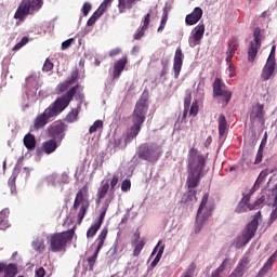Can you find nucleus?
Returning <instances> with one entry per match:
<instances>
[{"mask_svg": "<svg viewBox=\"0 0 277 277\" xmlns=\"http://www.w3.org/2000/svg\"><path fill=\"white\" fill-rule=\"evenodd\" d=\"M11 194H16V174H12L8 181Z\"/></svg>", "mask_w": 277, "mask_h": 277, "instance_id": "obj_35", "label": "nucleus"}, {"mask_svg": "<svg viewBox=\"0 0 277 277\" xmlns=\"http://www.w3.org/2000/svg\"><path fill=\"white\" fill-rule=\"evenodd\" d=\"M248 265H250V260L248 258H242L228 277H243V274H246V271L248 269Z\"/></svg>", "mask_w": 277, "mask_h": 277, "instance_id": "obj_20", "label": "nucleus"}, {"mask_svg": "<svg viewBox=\"0 0 277 277\" xmlns=\"http://www.w3.org/2000/svg\"><path fill=\"white\" fill-rule=\"evenodd\" d=\"M263 161V148H259L254 163H261Z\"/></svg>", "mask_w": 277, "mask_h": 277, "instance_id": "obj_52", "label": "nucleus"}, {"mask_svg": "<svg viewBox=\"0 0 277 277\" xmlns=\"http://www.w3.org/2000/svg\"><path fill=\"white\" fill-rule=\"evenodd\" d=\"M205 36V24L199 23L193 30L192 37H189L188 42L189 47H196V44H200V40H202Z\"/></svg>", "mask_w": 277, "mask_h": 277, "instance_id": "obj_17", "label": "nucleus"}, {"mask_svg": "<svg viewBox=\"0 0 277 277\" xmlns=\"http://www.w3.org/2000/svg\"><path fill=\"white\" fill-rule=\"evenodd\" d=\"M186 200L188 202H192L193 200H195V202H198L197 192L193 189L188 190L186 193Z\"/></svg>", "mask_w": 277, "mask_h": 277, "instance_id": "obj_40", "label": "nucleus"}, {"mask_svg": "<svg viewBox=\"0 0 277 277\" xmlns=\"http://www.w3.org/2000/svg\"><path fill=\"white\" fill-rule=\"evenodd\" d=\"M229 262H230V259L225 258L223 260V262L221 263V265L215 271H213L211 274L214 276H222V272H224V269H226V266L228 265Z\"/></svg>", "mask_w": 277, "mask_h": 277, "instance_id": "obj_33", "label": "nucleus"}, {"mask_svg": "<svg viewBox=\"0 0 277 277\" xmlns=\"http://www.w3.org/2000/svg\"><path fill=\"white\" fill-rule=\"evenodd\" d=\"M72 237H75V228L51 235L49 238L51 252L66 250V246L72 241Z\"/></svg>", "mask_w": 277, "mask_h": 277, "instance_id": "obj_5", "label": "nucleus"}, {"mask_svg": "<svg viewBox=\"0 0 277 277\" xmlns=\"http://www.w3.org/2000/svg\"><path fill=\"white\" fill-rule=\"evenodd\" d=\"M8 217H10V209H3L0 211V230H6V228H10Z\"/></svg>", "mask_w": 277, "mask_h": 277, "instance_id": "obj_25", "label": "nucleus"}, {"mask_svg": "<svg viewBox=\"0 0 277 277\" xmlns=\"http://www.w3.org/2000/svg\"><path fill=\"white\" fill-rule=\"evenodd\" d=\"M58 180L60 185H68L70 183V177L67 173H63L58 176H55Z\"/></svg>", "mask_w": 277, "mask_h": 277, "instance_id": "obj_37", "label": "nucleus"}, {"mask_svg": "<svg viewBox=\"0 0 277 277\" xmlns=\"http://www.w3.org/2000/svg\"><path fill=\"white\" fill-rule=\"evenodd\" d=\"M130 241L134 248V256H140V229L130 236Z\"/></svg>", "mask_w": 277, "mask_h": 277, "instance_id": "obj_26", "label": "nucleus"}, {"mask_svg": "<svg viewBox=\"0 0 277 277\" xmlns=\"http://www.w3.org/2000/svg\"><path fill=\"white\" fill-rule=\"evenodd\" d=\"M94 23H96V17H93V15L88 19L87 25L89 27H92V25H94Z\"/></svg>", "mask_w": 277, "mask_h": 277, "instance_id": "obj_58", "label": "nucleus"}, {"mask_svg": "<svg viewBox=\"0 0 277 277\" xmlns=\"http://www.w3.org/2000/svg\"><path fill=\"white\" fill-rule=\"evenodd\" d=\"M107 209H109V202H105L104 207H102V212L97 219V221L91 225V227L87 230V237L88 239H92V237H94L96 235V233H98V229L101 228V226L103 225V222L105 220V215H107Z\"/></svg>", "mask_w": 277, "mask_h": 277, "instance_id": "obj_14", "label": "nucleus"}, {"mask_svg": "<svg viewBox=\"0 0 277 277\" xmlns=\"http://www.w3.org/2000/svg\"><path fill=\"white\" fill-rule=\"evenodd\" d=\"M229 262H230V259L225 258L223 260V262L221 263V265L215 271H213L211 274L214 276H222V272H224V269H226V266L228 265Z\"/></svg>", "mask_w": 277, "mask_h": 277, "instance_id": "obj_32", "label": "nucleus"}, {"mask_svg": "<svg viewBox=\"0 0 277 277\" xmlns=\"http://www.w3.org/2000/svg\"><path fill=\"white\" fill-rule=\"evenodd\" d=\"M120 53H122V50H120V48H116L113 49L108 55L109 57H116V55H120Z\"/></svg>", "mask_w": 277, "mask_h": 277, "instance_id": "obj_56", "label": "nucleus"}, {"mask_svg": "<svg viewBox=\"0 0 277 277\" xmlns=\"http://www.w3.org/2000/svg\"><path fill=\"white\" fill-rule=\"evenodd\" d=\"M58 144H60L58 141H55L54 138H50L42 143L41 150L45 155H52V153H55V150H57V147L60 146Z\"/></svg>", "mask_w": 277, "mask_h": 277, "instance_id": "obj_23", "label": "nucleus"}, {"mask_svg": "<svg viewBox=\"0 0 277 277\" xmlns=\"http://www.w3.org/2000/svg\"><path fill=\"white\" fill-rule=\"evenodd\" d=\"M160 23L164 25L168 23V9H163Z\"/></svg>", "mask_w": 277, "mask_h": 277, "instance_id": "obj_57", "label": "nucleus"}, {"mask_svg": "<svg viewBox=\"0 0 277 277\" xmlns=\"http://www.w3.org/2000/svg\"><path fill=\"white\" fill-rule=\"evenodd\" d=\"M98 129H103V121L96 120L93 122V124L89 129V133H96Z\"/></svg>", "mask_w": 277, "mask_h": 277, "instance_id": "obj_38", "label": "nucleus"}, {"mask_svg": "<svg viewBox=\"0 0 277 277\" xmlns=\"http://www.w3.org/2000/svg\"><path fill=\"white\" fill-rule=\"evenodd\" d=\"M259 220H261V211H258L252 221L246 226L242 232V241L243 243H248L254 235H256V230L259 229Z\"/></svg>", "mask_w": 277, "mask_h": 277, "instance_id": "obj_12", "label": "nucleus"}, {"mask_svg": "<svg viewBox=\"0 0 277 277\" xmlns=\"http://www.w3.org/2000/svg\"><path fill=\"white\" fill-rule=\"evenodd\" d=\"M105 13V10H103L101 6L93 13L92 17L95 18V21H98L101 16Z\"/></svg>", "mask_w": 277, "mask_h": 277, "instance_id": "obj_51", "label": "nucleus"}, {"mask_svg": "<svg viewBox=\"0 0 277 277\" xmlns=\"http://www.w3.org/2000/svg\"><path fill=\"white\" fill-rule=\"evenodd\" d=\"M274 72H276V63L266 62L261 72L262 81H269L274 77Z\"/></svg>", "mask_w": 277, "mask_h": 277, "instance_id": "obj_22", "label": "nucleus"}, {"mask_svg": "<svg viewBox=\"0 0 277 277\" xmlns=\"http://www.w3.org/2000/svg\"><path fill=\"white\" fill-rule=\"evenodd\" d=\"M213 88V96H222L225 105L230 103V98H233V92L225 90L226 84L222 81V78H215L214 82L212 83Z\"/></svg>", "mask_w": 277, "mask_h": 277, "instance_id": "obj_11", "label": "nucleus"}, {"mask_svg": "<svg viewBox=\"0 0 277 277\" xmlns=\"http://www.w3.org/2000/svg\"><path fill=\"white\" fill-rule=\"evenodd\" d=\"M198 109H199V106H198V101L195 100L190 106V109H189V115L190 116H198Z\"/></svg>", "mask_w": 277, "mask_h": 277, "instance_id": "obj_44", "label": "nucleus"}, {"mask_svg": "<svg viewBox=\"0 0 277 277\" xmlns=\"http://www.w3.org/2000/svg\"><path fill=\"white\" fill-rule=\"evenodd\" d=\"M88 198H90V195L88 193V185H84L76 194L72 206L74 211H77V209H79L80 207V210L78 212V224H81V222H83V217H85V213H88V210L90 209V200Z\"/></svg>", "mask_w": 277, "mask_h": 277, "instance_id": "obj_6", "label": "nucleus"}, {"mask_svg": "<svg viewBox=\"0 0 277 277\" xmlns=\"http://www.w3.org/2000/svg\"><path fill=\"white\" fill-rule=\"evenodd\" d=\"M78 78L79 74L72 72L71 76L67 78L64 82L57 84V92L60 94L65 92V94L56 97V100L52 104H50L49 107L43 110V113L39 114L34 119V131H40V129H44V127L49 124V122H53V120H55V118H57V116H60V114H62L68 107V105L72 103L74 98H76L79 103L76 108H72L67 114L65 120L69 124L79 120V114L81 113V105L83 104L85 94H83V85L77 83Z\"/></svg>", "mask_w": 277, "mask_h": 277, "instance_id": "obj_1", "label": "nucleus"}, {"mask_svg": "<svg viewBox=\"0 0 277 277\" xmlns=\"http://www.w3.org/2000/svg\"><path fill=\"white\" fill-rule=\"evenodd\" d=\"M121 192H131V180L126 179L121 182Z\"/></svg>", "mask_w": 277, "mask_h": 277, "instance_id": "obj_41", "label": "nucleus"}, {"mask_svg": "<svg viewBox=\"0 0 277 277\" xmlns=\"http://www.w3.org/2000/svg\"><path fill=\"white\" fill-rule=\"evenodd\" d=\"M27 42H29V38L28 37H23L22 40L19 41L22 47H25V44H27Z\"/></svg>", "mask_w": 277, "mask_h": 277, "instance_id": "obj_61", "label": "nucleus"}, {"mask_svg": "<svg viewBox=\"0 0 277 277\" xmlns=\"http://www.w3.org/2000/svg\"><path fill=\"white\" fill-rule=\"evenodd\" d=\"M24 146L27 150H34L36 148V136L31 133H28L24 136Z\"/></svg>", "mask_w": 277, "mask_h": 277, "instance_id": "obj_29", "label": "nucleus"}, {"mask_svg": "<svg viewBox=\"0 0 277 277\" xmlns=\"http://www.w3.org/2000/svg\"><path fill=\"white\" fill-rule=\"evenodd\" d=\"M90 10H92V4H90V2H84L82 5L83 16H88V14H90Z\"/></svg>", "mask_w": 277, "mask_h": 277, "instance_id": "obj_48", "label": "nucleus"}, {"mask_svg": "<svg viewBox=\"0 0 277 277\" xmlns=\"http://www.w3.org/2000/svg\"><path fill=\"white\" fill-rule=\"evenodd\" d=\"M42 5H44V1L42 0H22L13 18L19 21V23H25V18H27V16H34V14L40 12Z\"/></svg>", "mask_w": 277, "mask_h": 277, "instance_id": "obj_3", "label": "nucleus"}, {"mask_svg": "<svg viewBox=\"0 0 277 277\" xmlns=\"http://www.w3.org/2000/svg\"><path fill=\"white\" fill-rule=\"evenodd\" d=\"M187 180L186 185L188 189H195L197 185H200V177L207 166V159L202 154H198V149L192 147L187 155Z\"/></svg>", "mask_w": 277, "mask_h": 277, "instance_id": "obj_2", "label": "nucleus"}, {"mask_svg": "<svg viewBox=\"0 0 277 277\" xmlns=\"http://www.w3.org/2000/svg\"><path fill=\"white\" fill-rule=\"evenodd\" d=\"M258 116H263V105H258Z\"/></svg>", "mask_w": 277, "mask_h": 277, "instance_id": "obj_63", "label": "nucleus"}, {"mask_svg": "<svg viewBox=\"0 0 277 277\" xmlns=\"http://www.w3.org/2000/svg\"><path fill=\"white\" fill-rule=\"evenodd\" d=\"M109 189H111L109 187V183H103L100 186L98 190H97V200H103V198H105V196H107V193L109 192Z\"/></svg>", "mask_w": 277, "mask_h": 277, "instance_id": "obj_31", "label": "nucleus"}, {"mask_svg": "<svg viewBox=\"0 0 277 277\" xmlns=\"http://www.w3.org/2000/svg\"><path fill=\"white\" fill-rule=\"evenodd\" d=\"M148 25H150V13H147L143 19V27L140 32V38H142V36H144V31L148 29Z\"/></svg>", "mask_w": 277, "mask_h": 277, "instance_id": "obj_34", "label": "nucleus"}, {"mask_svg": "<svg viewBox=\"0 0 277 277\" xmlns=\"http://www.w3.org/2000/svg\"><path fill=\"white\" fill-rule=\"evenodd\" d=\"M137 0H119L118 8L119 12L122 13L124 10H131Z\"/></svg>", "mask_w": 277, "mask_h": 277, "instance_id": "obj_30", "label": "nucleus"}, {"mask_svg": "<svg viewBox=\"0 0 277 277\" xmlns=\"http://www.w3.org/2000/svg\"><path fill=\"white\" fill-rule=\"evenodd\" d=\"M277 219V206L275 208V210L271 213V220H276Z\"/></svg>", "mask_w": 277, "mask_h": 277, "instance_id": "obj_62", "label": "nucleus"}, {"mask_svg": "<svg viewBox=\"0 0 277 277\" xmlns=\"http://www.w3.org/2000/svg\"><path fill=\"white\" fill-rule=\"evenodd\" d=\"M141 159L145 161L155 162L159 161V157H161V149L156 144H144L141 146L140 153Z\"/></svg>", "mask_w": 277, "mask_h": 277, "instance_id": "obj_9", "label": "nucleus"}, {"mask_svg": "<svg viewBox=\"0 0 277 277\" xmlns=\"http://www.w3.org/2000/svg\"><path fill=\"white\" fill-rule=\"evenodd\" d=\"M137 107H140V102H136V108L133 114L134 124L128 131L126 142H131L133 138L137 137V133H140V110H137Z\"/></svg>", "mask_w": 277, "mask_h": 277, "instance_id": "obj_15", "label": "nucleus"}, {"mask_svg": "<svg viewBox=\"0 0 277 277\" xmlns=\"http://www.w3.org/2000/svg\"><path fill=\"white\" fill-rule=\"evenodd\" d=\"M189 105H192V93H189V94L184 98V109H189Z\"/></svg>", "mask_w": 277, "mask_h": 277, "instance_id": "obj_53", "label": "nucleus"}, {"mask_svg": "<svg viewBox=\"0 0 277 277\" xmlns=\"http://www.w3.org/2000/svg\"><path fill=\"white\" fill-rule=\"evenodd\" d=\"M248 202H250V195H245L237 205L235 213H246L248 210L252 211L254 209H259V207L263 205V199H258L253 206L249 205Z\"/></svg>", "mask_w": 277, "mask_h": 277, "instance_id": "obj_13", "label": "nucleus"}, {"mask_svg": "<svg viewBox=\"0 0 277 277\" xmlns=\"http://www.w3.org/2000/svg\"><path fill=\"white\" fill-rule=\"evenodd\" d=\"M148 111V103H146V101H144L142 110H141V115H140V124H142L144 122V120H146V113Z\"/></svg>", "mask_w": 277, "mask_h": 277, "instance_id": "obj_39", "label": "nucleus"}, {"mask_svg": "<svg viewBox=\"0 0 277 277\" xmlns=\"http://www.w3.org/2000/svg\"><path fill=\"white\" fill-rule=\"evenodd\" d=\"M66 131H68V126L64 121H54L48 127V136L58 143H62L64 137H66Z\"/></svg>", "mask_w": 277, "mask_h": 277, "instance_id": "obj_8", "label": "nucleus"}, {"mask_svg": "<svg viewBox=\"0 0 277 277\" xmlns=\"http://www.w3.org/2000/svg\"><path fill=\"white\" fill-rule=\"evenodd\" d=\"M18 265L14 263L0 262V277H16Z\"/></svg>", "mask_w": 277, "mask_h": 277, "instance_id": "obj_16", "label": "nucleus"}, {"mask_svg": "<svg viewBox=\"0 0 277 277\" xmlns=\"http://www.w3.org/2000/svg\"><path fill=\"white\" fill-rule=\"evenodd\" d=\"M109 233V228L104 227L100 233L98 237L96 238L97 247L92 256L87 259L89 264V272H94V265L96 260L98 259V253L103 250V246H105V239H107V234Z\"/></svg>", "mask_w": 277, "mask_h": 277, "instance_id": "obj_10", "label": "nucleus"}, {"mask_svg": "<svg viewBox=\"0 0 277 277\" xmlns=\"http://www.w3.org/2000/svg\"><path fill=\"white\" fill-rule=\"evenodd\" d=\"M213 209L215 207L209 202V193H206L201 198V202L197 210L196 223H195V234L198 235L200 230H202V226H205V222L211 217L213 213Z\"/></svg>", "mask_w": 277, "mask_h": 277, "instance_id": "obj_4", "label": "nucleus"}, {"mask_svg": "<svg viewBox=\"0 0 277 277\" xmlns=\"http://www.w3.org/2000/svg\"><path fill=\"white\" fill-rule=\"evenodd\" d=\"M228 70H229V77H235V66L229 64Z\"/></svg>", "mask_w": 277, "mask_h": 277, "instance_id": "obj_60", "label": "nucleus"}, {"mask_svg": "<svg viewBox=\"0 0 277 277\" xmlns=\"http://www.w3.org/2000/svg\"><path fill=\"white\" fill-rule=\"evenodd\" d=\"M113 2H114V0H104L102 2V4L100 5V8H102L105 12V10H107V8H109V5H111Z\"/></svg>", "mask_w": 277, "mask_h": 277, "instance_id": "obj_55", "label": "nucleus"}, {"mask_svg": "<svg viewBox=\"0 0 277 277\" xmlns=\"http://www.w3.org/2000/svg\"><path fill=\"white\" fill-rule=\"evenodd\" d=\"M161 243H162L161 240H159L157 246L153 250L151 254H156V252H157V255L153 260L150 267H157V265L161 261V256H163V250H166V245H161Z\"/></svg>", "mask_w": 277, "mask_h": 277, "instance_id": "obj_24", "label": "nucleus"}, {"mask_svg": "<svg viewBox=\"0 0 277 277\" xmlns=\"http://www.w3.org/2000/svg\"><path fill=\"white\" fill-rule=\"evenodd\" d=\"M239 45V42L237 40H232L228 43L227 51H226V62L227 64H230V61L233 60V55H235V52L237 51V47Z\"/></svg>", "mask_w": 277, "mask_h": 277, "instance_id": "obj_27", "label": "nucleus"}, {"mask_svg": "<svg viewBox=\"0 0 277 277\" xmlns=\"http://www.w3.org/2000/svg\"><path fill=\"white\" fill-rule=\"evenodd\" d=\"M253 41L250 42L248 49V62H254L256 55H259V49L263 42V30L259 27L253 30Z\"/></svg>", "mask_w": 277, "mask_h": 277, "instance_id": "obj_7", "label": "nucleus"}, {"mask_svg": "<svg viewBox=\"0 0 277 277\" xmlns=\"http://www.w3.org/2000/svg\"><path fill=\"white\" fill-rule=\"evenodd\" d=\"M53 66H54L53 62L47 58L42 67L43 72H51V70L53 69Z\"/></svg>", "mask_w": 277, "mask_h": 277, "instance_id": "obj_45", "label": "nucleus"}, {"mask_svg": "<svg viewBox=\"0 0 277 277\" xmlns=\"http://www.w3.org/2000/svg\"><path fill=\"white\" fill-rule=\"evenodd\" d=\"M44 276H47V271H44V267H39L35 272V277H44Z\"/></svg>", "mask_w": 277, "mask_h": 277, "instance_id": "obj_54", "label": "nucleus"}, {"mask_svg": "<svg viewBox=\"0 0 277 277\" xmlns=\"http://www.w3.org/2000/svg\"><path fill=\"white\" fill-rule=\"evenodd\" d=\"M128 62L129 60L127 58V56H123L114 63L111 75L113 79H120V75H122V71L124 70V68H127Z\"/></svg>", "mask_w": 277, "mask_h": 277, "instance_id": "obj_19", "label": "nucleus"}, {"mask_svg": "<svg viewBox=\"0 0 277 277\" xmlns=\"http://www.w3.org/2000/svg\"><path fill=\"white\" fill-rule=\"evenodd\" d=\"M195 269H196V264L192 263L188 266L187 271L182 275V277H192V276H194Z\"/></svg>", "mask_w": 277, "mask_h": 277, "instance_id": "obj_46", "label": "nucleus"}, {"mask_svg": "<svg viewBox=\"0 0 277 277\" xmlns=\"http://www.w3.org/2000/svg\"><path fill=\"white\" fill-rule=\"evenodd\" d=\"M72 42H75V39H67L65 41H63L61 49L62 51H66V49H68L70 47V44H72Z\"/></svg>", "mask_w": 277, "mask_h": 277, "instance_id": "obj_50", "label": "nucleus"}, {"mask_svg": "<svg viewBox=\"0 0 277 277\" xmlns=\"http://www.w3.org/2000/svg\"><path fill=\"white\" fill-rule=\"evenodd\" d=\"M227 129H228V122L226 121V116H224V114H221L219 116V135H220V137H223V135H226Z\"/></svg>", "mask_w": 277, "mask_h": 277, "instance_id": "obj_28", "label": "nucleus"}, {"mask_svg": "<svg viewBox=\"0 0 277 277\" xmlns=\"http://www.w3.org/2000/svg\"><path fill=\"white\" fill-rule=\"evenodd\" d=\"M202 9L200 6H197L194 9V11L186 15L185 23L188 26L196 25L202 18Z\"/></svg>", "mask_w": 277, "mask_h": 277, "instance_id": "obj_21", "label": "nucleus"}, {"mask_svg": "<svg viewBox=\"0 0 277 277\" xmlns=\"http://www.w3.org/2000/svg\"><path fill=\"white\" fill-rule=\"evenodd\" d=\"M55 176H58L56 173H52L51 175L48 176V183L52 185L53 187L60 185V180L55 179Z\"/></svg>", "mask_w": 277, "mask_h": 277, "instance_id": "obj_42", "label": "nucleus"}, {"mask_svg": "<svg viewBox=\"0 0 277 277\" xmlns=\"http://www.w3.org/2000/svg\"><path fill=\"white\" fill-rule=\"evenodd\" d=\"M184 57L185 55L183 54V50L181 48H176L173 58L174 79H179V75H181V68H183Z\"/></svg>", "mask_w": 277, "mask_h": 277, "instance_id": "obj_18", "label": "nucleus"}, {"mask_svg": "<svg viewBox=\"0 0 277 277\" xmlns=\"http://www.w3.org/2000/svg\"><path fill=\"white\" fill-rule=\"evenodd\" d=\"M32 248L37 252H42V250H44V246H42V242L40 240L34 241L32 242Z\"/></svg>", "mask_w": 277, "mask_h": 277, "instance_id": "obj_49", "label": "nucleus"}, {"mask_svg": "<svg viewBox=\"0 0 277 277\" xmlns=\"http://www.w3.org/2000/svg\"><path fill=\"white\" fill-rule=\"evenodd\" d=\"M19 49H23V45L21 42H17L14 47H13V51H18Z\"/></svg>", "mask_w": 277, "mask_h": 277, "instance_id": "obj_64", "label": "nucleus"}, {"mask_svg": "<svg viewBox=\"0 0 277 277\" xmlns=\"http://www.w3.org/2000/svg\"><path fill=\"white\" fill-rule=\"evenodd\" d=\"M265 144H267V132L264 133V136L262 138V142H261V148H263V146H265Z\"/></svg>", "mask_w": 277, "mask_h": 277, "instance_id": "obj_59", "label": "nucleus"}, {"mask_svg": "<svg viewBox=\"0 0 277 277\" xmlns=\"http://www.w3.org/2000/svg\"><path fill=\"white\" fill-rule=\"evenodd\" d=\"M268 63L276 64V45H273L271 49V53L268 55L267 61Z\"/></svg>", "mask_w": 277, "mask_h": 277, "instance_id": "obj_43", "label": "nucleus"}, {"mask_svg": "<svg viewBox=\"0 0 277 277\" xmlns=\"http://www.w3.org/2000/svg\"><path fill=\"white\" fill-rule=\"evenodd\" d=\"M267 176V171H262L259 175V177L256 179L253 189H256V187H259V185H261V182L263 181V179H265Z\"/></svg>", "mask_w": 277, "mask_h": 277, "instance_id": "obj_47", "label": "nucleus"}, {"mask_svg": "<svg viewBox=\"0 0 277 277\" xmlns=\"http://www.w3.org/2000/svg\"><path fill=\"white\" fill-rule=\"evenodd\" d=\"M118 181H120V177L118 176V174H114L113 177L110 179V184L109 185V188H110V192L113 194L116 193V185H118Z\"/></svg>", "mask_w": 277, "mask_h": 277, "instance_id": "obj_36", "label": "nucleus"}]
</instances>
